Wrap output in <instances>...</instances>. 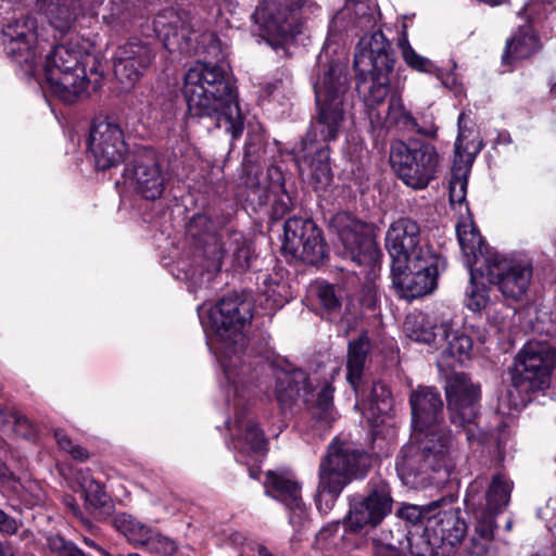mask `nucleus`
I'll return each instance as SVG.
<instances>
[{
    "instance_id": "obj_1",
    "label": "nucleus",
    "mask_w": 556,
    "mask_h": 556,
    "mask_svg": "<svg viewBox=\"0 0 556 556\" xmlns=\"http://www.w3.org/2000/svg\"><path fill=\"white\" fill-rule=\"evenodd\" d=\"M154 30L170 53L204 54L185 75L182 92L190 114L214 117L233 139L243 131V115L238 104L233 79L222 63V42L212 31L194 28L192 16L185 10L168 8L156 15Z\"/></svg>"
},
{
    "instance_id": "obj_2",
    "label": "nucleus",
    "mask_w": 556,
    "mask_h": 556,
    "mask_svg": "<svg viewBox=\"0 0 556 556\" xmlns=\"http://www.w3.org/2000/svg\"><path fill=\"white\" fill-rule=\"evenodd\" d=\"M252 318V302L238 294L224 296L210 313L218 358L228 380L227 401L236 410L227 426L239 454L264 453L267 447L264 432L245 408L257 395L255 381L262 363L261 356L252 355L245 336Z\"/></svg>"
},
{
    "instance_id": "obj_3",
    "label": "nucleus",
    "mask_w": 556,
    "mask_h": 556,
    "mask_svg": "<svg viewBox=\"0 0 556 556\" xmlns=\"http://www.w3.org/2000/svg\"><path fill=\"white\" fill-rule=\"evenodd\" d=\"M348 74L338 64H330L314 85L316 114L311 130L303 139V150L314 153L311 161L309 184L316 190L325 189L332 179L328 143L339 137L345 118Z\"/></svg>"
},
{
    "instance_id": "obj_4",
    "label": "nucleus",
    "mask_w": 556,
    "mask_h": 556,
    "mask_svg": "<svg viewBox=\"0 0 556 556\" xmlns=\"http://www.w3.org/2000/svg\"><path fill=\"white\" fill-rule=\"evenodd\" d=\"M422 437L410 440L399 452L395 469L401 480L415 486L419 481L450 477L456 466L458 451L450 430L444 427L418 431Z\"/></svg>"
},
{
    "instance_id": "obj_5",
    "label": "nucleus",
    "mask_w": 556,
    "mask_h": 556,
    "mask_svg": "<svg viewBox=\"0 0 556 556\" xmlns=\"http://www.w3.org/2000/svg\"><path fill=\"white\" fill-rule=\"evenodd\" d=\"M556 365V348L546 340L527 342L515 357L509 371L508 404L518 410L531 402V394L547 389Z\"/></svg>"
},
{
    "instance_id": "obj_6",
    "label": "nucleus",
    "mask_w": 556,
    "mask_h": 556,
    "mask_svg": "<svg viewBox=\"0 0 556 556\" xmlns=\"http://www.w3.org/2000/svg\"><path fill=\"white\" fill-rule=\"evenodd\" d=\"M90 60L93 56L78 40L54 46L45 62L46 84L51 94L66 104L81 100L89 84L85 66Z\"/></svg>"
},
{
    "instance_id": "obj_7",
    "label": "nucleus",
    "mask_w": 556,
    "mask_h": 556,
    "mask_svg": "<svg viewBox=\"0 0 556 556\" xmlns=\"http://www.w3.org/2000/svg\"><path fill=\"white\" fill-rule=\"evenodd\" d=\"M334 388L325 380L314 387L304 370L280 371L276 376L275 395L281 409L292 408L302 402L312 418L323 427H329L336 419L333 405Z\"/></svg>"
},
{
    "instance_id": "obj_8",
    "label": "nucleus",
    "mask_w": 556,
    "mask_h": 556,
    "mask_svg": "<svg viewBox=\"0 0 556 556\" xmlns=\"http://www.w3.org/2000/svg\"><path fill=\"white\" fill-rule=\"evenodd\" d=\"M440 155L437 148L420 139L394 140L390 146V164L408 187L425 189L438 174Z\"/></svg>"
},
{
    "instance_id": "obj_9",
    "label": "nucleus",
    "mask_w": 556,
    "mask_h": 556,
    "mask_svg": "<svg viewBox=\"0 0 556 556\" xmlns=\"http://www.w3.org/2000/svg\"><path fill=\"white\" fill-rule=\"evenodd\" d=\"M445 395L451 422L463 428L469 442L480 441L481 433L476 422L478 418L481 390L464 372H453L445 381Z\"/></svg>"
},
{
    "instance_id": "obj_10",
    "label": "nucleus",
    "mask_w": 556,
    "mask_h": 556,
    "mask_svg": "<svg viewBox=\"0 0 556 556\" xmlns=\"http://www.w3.org/2000/svg\"><path fill=\"white\" fill-rule=\"evenodd\" d=\"M349 514L346 526L354 532L365 527L376 528L391 514L393 497L387 480L381 476H374L366 485V494L349 496Z\"/></svg>"
},
{
    "instance_id": "obj_11",
    "label": "nucleus",
    "mask_w": 556,
    "mask_h": 556,
    "mask_svg": "<svg viewBox=\"0 0 556 556\" xmlns=\"http://www.w3.org/2000/svg\"><path fill=\"white\" fill-rule=\"evenodd\" d=\"M404 266L391 265L394 287L405 299H415L432 292L437 287L440 270L445 269L446 262L434 252H426V256H413Z\"/></svg>"
},
{
    "instance_id": "obj_12",
    "label": "nucleus",
    "mask_w": 556,
    "mask_h": 556,
    "mask_svg": "<svg viewBox=\"0 0 556 556\" xmlns=\"http://www.w3.org/2000/svg\"><path fill=\"white\" fill-rule=\"evenodd\" d=\"M282 252L292 260L319 265L328 256L321 230L311 218L290 217L283 226Z\"/></svg>"
},
{
    "instance_id": "obj_13",
    "label": "nucleus",
    "mask_w": 556,
    "mask_h": 556,
    "mask_svg": "<svg viewBox=\"0 0 556 556\" xmlns=\"http://www.w3.org/2000/svg\"><path fill=\"white\" fill-rule=\"evenodd\" d=\"M329 231L337 236L344 255L358 265H370L378 260L379 249L368 233L367 225L348 212H339L329 220Z\"/></svg>"
},
{
    "instance_id": "obj_14",
    "label": "nucleus",
    "mask_w": 556,
    "mask_h": 556,
    "mask_svg": "<svg viewBox=\"0 0 556 556\" xmlns=\"http://www.w3.org/2000/svg\"><path fill=\"white\" fill-rule=\"evenodd\" d=\"M369 468L370 457L367 453L355 448L351 443L336 439L321 458L318 472L346 486L353 480L364 478Z\"/></svg>"
},
{
    "instance_id": "obj_15",
    "label": "nucleus",
    "mask_w": 556,
    "mask_h": 556,
    "mask_svg": "<svg viewBox=\"0 0 556 556\" xmlns=\"http://www.w3.org/2000/svg\"><path fill=\"white\" fill-rule=\"evenodd\" d=\"M127 150L119 124L109 118L93 121L88 138V152L98 170H106L122 164Z\"/></svg>"
},
{
    "instance_id": "obj_16",
    "label": "nucleus",
    "mask_w": 556,
    "mask_h": 556,
    "mask_svg": "<svg viewBox=\"0 0 556 556\" xmlns=\"http://www.w3.org/2000/svg\"><path fill=\"white\" fill-rule=\"evenodd\" d=\"M484 271L498 286L505 298L519 301L529 290L533 266L528 257H505L497 254L496 260L491 262Z\"/></svg>"
},
{
    "instance_id": "obj_17",
    "label": "nucleus",
    "mask_w": 556,
    "mask_h": 556,
    "mask_svg": "<svg viewBox=\"0 0 556 556\" xmlns=\"http://www.w3.org/2000/svg\"><path fill=\"white\" fill-rule=\"evenodd\" d=\"M155 55L150 41L130 37L114 52V75L123 85L134 87L150 70Z\"/></svg>"
},
{
    "instance_id": "obj_18",
    "label": "nucleus",
    "mask_w": 556,
    "mask_h": 556,
    "mask_svg": "<svg viewBox=\"0 0 556 556\" xmlns=\"http://www.w3.org/2000/svg\"><path fill=\"white\" fill-rule=\"evenodd\" d=\"M386 248L397 268L413 256H426V252H433L422 240L419 225L410 218H400L391 224L386 235Z\"/></svg>"
},
{
    "instance_id": "obj_19",
    "label": "nucleus",
    "mask_w": 556,
    "mask_h": 556,
    "mask_svg": "<svg viewBox=\"0 0 556 556\" xmlns=\"http://www.w3.org/2000/svg\"><path fill=\"white\" fill-rule=\"evenodd\" d=\"M131 180L135 192L142 199L154 201L160 199L169 180L168 174L162 168L154 150L144 148L135 155L131 168Z\"/></svg>"
},
{
    "instance_id": "obj_20",
    "label": "nucleus",
    "mask_w": 556,
    "mask_h": 556,
    "mask_svg": "<svg viewBox=\"0 0 556 556\" xmlns=\"http://www.w3.org/2000/svg\"><path fill=\"white\" fill-rule=\"evenodd\" d=\"M483 484L482 479H476L469 484L465 495V504L467 509L473 513L476 520L484 515L492 517L495 521L496 515L503 513L509 504L514 482L505 475H494L485 491V504L482 507L480 505V491Z\"/></svg>"
},
{
    "instance_id": "obj_21",
    "label": "nucleus",
    "mask_w": 556,
    "mask_h": 556,
    "mask_svg": "<svg viewBox=\"0 0 556 556\" xmlns=\"http://www.w3.org/2000/svg\"><path fill=\"white\" fill-rule=\"evenodd\" d=\"M265 494L285 505L290 510V522L300 525L306 515L301 494V483L288 469L268 470L264 481Z\"/></svg>"
},
{
    "instance_id": "obj_22",
    "label": "nucleus",
    "mask_w": 556,
    "mask_h": 556,
    "mask_svg": "<svg viewBox=\"0 0 556 556\" xmlns=\"http://www.w3.org/2000/svg\"><path fill=\"white\" fill-rule=\"evenodd\" d=\"M394 63L391 43L381 30L361 38L354 56L355 72L364 75L377 70L393 71Z\"/></svg>"
},
{
    "instance_id": "obj_23",
    "label": "nucleus",
    "mask_w": 556,
    "mask_h": 556,
    "mask_svg": "<svg viewBox=\"0 0 556 556\" xmlns=\"http://www.w3.org/2000/svg\"><path fill=\"white\" fill-rule=\"evenodd\" d=\"M36 22L25 16L7 25L3 29V45L8 56L18 63L33 64L36 61Z\"/></svg>"
},
{
    "instance_id": "obj_24",
    "label": "nucleus",
    "mask_w": 556,
    "mask_h": 556,
    "mask_svg": "<svg viewBox=\"0 0 556 556\" xmlns=\"http://www.w3.org/2000/svg\"><path fill=\"white\" fill-rule=\"evenodd\" d=\"M465 114L458 117V136L454 144V166L450 180V201L452 204H462L466 200L468 186V167L472 164L479 149L465 141L467 139L466 128L463 126Z\"/></svg>"
},
{
    "instance_id": "obj_25",
    "label": "nucleus",
    "mask_w": 556,
    "mask_h": 556,
    "mask_svg": "<svg viewBox=\"0 0 556 556\" xmlns=\"http://www.w3.org/2000/svg\"><path fill=\"white\" fill-rule=\"evenodd\" d=\"M412 424L415 431L442 427L443 401L439 391L433 387H418L409 396Z\"/></svg>"
},
{
    "instance_id": "obj_26",
    "label": "nucleus",
    "mask_w": 556,
    "mask_h": 556,
    "mask_svg": "<svg viewBox=\"0 0 556 556\" xmlns=\"http://www.w3.org/2000/svg\"><path fill=\"white\" fill-rule=\"evenodd\" d=\"M456 233L466 265L483 274L484 268L496 260L498 253L485 244L471 220L458 223Z\"/></svg>"
},
{
    "instance_id": "obj_27",
    "label": "nucleus",
    "mask_w": 556,
    "mask_h": 556,
    "mask_svg": "<svg viewBox=\"0 0 556 556\" xmlns=\"http://www.w3.org/2000/svg\"><path fill=\"white\" fill-rule=\"evenodd\" d=\"M427 531L434 536V544L440 542L443 547H454L464 540L468 526L462 511L451 508L427 517Z\"/></svg>"
},
{
    "instance_id": "obj_28",
    "label": "nucleus",
    "mask_w": 556,
    "mask_h": 556,
    "mask_svg": "<svg viewBox=\"0 0 556 556\" xmlns=\"http://www.w3.org/2000/svg\"><path fill=\"white\" fill-rule=\"evenodd\" d=\"M392 71L377 70L362 74L355 72L356 89L369 109L371 124L375 122L376 106L383 103L390 90V74Z\"/></svg>"
},
{
    "instance_id": "obj_29",
    "label": "nucleus",
    "mask_w": 556,
    "mask_h": 556,
    "mask_svg": "<svg viewBox=\"0 0 556 556\" xmlns=\"http://www.w3.org/2000/svg\"><path fill=\"white\" fill-rule=\"evenodd\" d=\"M372 125L386 129L397 127L405 130H414L428 138H435L438 130L434 126L420 128L412 113L405 109L402 98L397 92L391 93L384 118L377 113Z\"/></svg>"
},
{
    "instance_id": "obj_30",
    "label": "nucleus",
    "mask_w": 556,
    "mask_h": 556,
    "mask_svg": "<svg viewBox=\"0 0 556 556\" xmlns=\"http://www.w3.org/2000/svg\"><path fill=\"white\" fill-rule=\"evenodd\" d=\"M440 334L441 363L445 366H454L456 363L464 364L470 358L472 340L469 336L459 330H451L447 324H441L438 328Z\"/></svg>"
},
{
    "instance_id": "obj_31",
    "label": "nucleus",
    "mask_w": 556,
    "mask_h": 556,
    "mask_svg": "<svg viewBox=\"0 0 556 556\" xmlns=\"http://www.w3.org/2000/svg\"><path fill=\"white\" fill-rule=\"evenodd\" d=\"M540 39L531 25H523L506 40L502 65L513 67L516 62L529 59L540 50Z\"/></svg>"
},
{
    "instance_id": "obj_32",
    "label": "nucleus",
    "mask_w": 556,
    "mask_h": 556,
    "mask_svg": "<svg viewBox=\"0 0 556 556\" xmlns=\"http://www.w3.org/2000/svg\"><path fill=\"white\" fill-rule=\"evenodd\" d=\"M254 21L253 33L264 38L269 45H274V40L283 36L289 30L287 15L277 12L275 5H262L256 8L252 14Z\"/></svg>"
},
{
    "instance_id": "obj_33",
    "label": "nucleus",
    "mask_w": 556,
    "mask_h": 556,
    "mask_svg": "<svg viewBox=\"0 0 556 556\" xmlns=\"http://www.w3.org/2000/svg\"><path fill=\"white\" fill-rule=\"evenodd\" d=\"M219 261L230 257L236 269L244 270L249 268L252 251L242 232L232 228H225L224 233L219 235Z\"/></svg>"
},
{
    "instance_id": "obj_34",
    "label": "nucleus",
    "mask_w": 556,
    "mask_h": 556,
    "mask_svg": "<svg viewBox=\"0 0 556 556\" xmlns=\"http://www.w3.org/2000/svg\"><path fill=\"white\" fill-rule=\"evenodd\" d=\"M357 397H361L362 405L369 413L374 422L381 421L380 418L392 408L393 400L390 389L381 381H374L369 387L359 383Z\"/></svg>"
},
{
    "instance_id": "obj_35",
    "label": "nucleus",
    "mask_w": 556,
    "mask_h": 556,
    "mask_svg": "<svg viewBox=\"0 0 556 556\" xmlns=\"http://www.w3.org/2000/svg\"><path fill=\"white\" fill-rule=\"evenodd\" d=\"M370 349L371 343L367 331L361 332L356 340L349 342L346 380L353 388L355 394H358L359 383L363 378L366 359Z\"/></svg>"
},
{
    "instance_id": "obj_36",
    "label": "nucleus",
    "mask_w": 556,
    "mask_h": 556,
    "mask_svg": "<svg viewBox=\"0 0 556 556\" xmlns=\"http://www.w3.org/2000/svg\"><path fill=\"white\" fill-rule=\"evenodd\" d=\"M496 522L490 516L476 520L473 533L464 551V556H497L494 543Z\"/></svg>"
},
{
    "instance_id": "obj_37",
    "label": "nucleus",
    "mask_w": 556,
    "mask_h": 556,
    "mask_svg": "<svg viewBox=\"0 0 556 556\" xmlns=\"http://www.w3.org/2000/svg\"><path fill=\"white\" fill-rule=\"evenodd\" d=\"M37 5L60 31L70 29L77 16L76 0H38Z\"/></svg>"
},
{
    "instance_id": "obj_38",
    "label": "nucleus",
    "mask_w": 556,
    "mask_h": 556,
    "mask_svg": "<svg viewBox=\"0 0 556 556\" xmlns=\"http://www.w3.org/2000/svg\"><path fill=\"white\" fill-rule=\"evenodd\" d=\"M136 14L129 0H109L103 8L102 20L116 33L126 31Z\"/></svg>"
},
{
    "instance_id": "obj_39",
    "label": "nucleus",
    "mask_w": 556,
    "mask_h": 556,
    "mask_svg": "<svg viewBox=\"0 0 556 556\" xmlns=\"http://www.w3.org/2000/svg\"><path fill=\"white\" fill-rule=\"evenodd\" d=\"M344 488L345 485L341 482L318 472V484L314 502L321 516H327L332 510Z\"/></svg>"
},
{
    "instance_id": "obj_40",
    "label": "nucleus",
    "mask_w": 556,
    "mask_h": 556,
    "mask_svg": "<svg viewBox=\"0 0 556 556\" xmlns=\"http://www.w3.org/2000/svg\"><path fill=\"white\" fill-rule=\"evenodd\" d=\"M315 294L320 305L323 315L331 323H341L342 291L326 282H318Z\"/></svg>"
},
{
    "instance_id": "obj_41",
    "label": "nucleus",
    "mask_w": 556,
    "mask_h": 556,
    "mask_svg": "<svg viewBox=\"0 0 556 556\" xmlns=\"http://www.w3.org/2000/svg\"><path fill=\"white\" fill-rule=\"evenodd\" d=\"M114 526L135 547H143L153 530V528L127 514L116 515Z\"/></svg>"
},
{
    "instance_id": "obj_42",
    "label": "nucleus",
    "mask_w": 556,
    "mask_h": 556,
    "mask_svg": "<svg viewBox=\"0 0 556 556\" xmlns=\"http://www.w3.org/2000/svg\"><path fill=\"white\" fill-rule=\"evenodd\" d=\"M340 522L332 521L324 526L316 534L314 548L325 556H333L343 549L344 533L340 531Z\"/></svg>"
},
{
    "instance_id": "obj_43",
    "label": "nucleus",
    "mask_w": 556,
    "mask_h": 556,
    "mask_svg": "<svg viewBox=\"0 0 556 556\" xmlns=\"http://www.w3.org/2000/svg\"><path fill=\"white\" fill-rule=\"evenodd\" d=\"M187 233L200 243L208 244L219 240V235H223L224 230H220L207 214L198 213L190 218L187 225Z\"/></svg>"
},
{
    "instance_id": "obj_44",
    "label": "nucleus",
    "mask_w": 556,
    "mask_h": 556,
    "mask_svg": "<svg viewBox=\"0 0 556 556\" xmlns=\"http://www.w3.org/2000/svg\"><path fill=\"white\" fill-rule=\"evenodd\" d=\"M77 482L84 493L86 503L90 507L100 509L106 506L109 495L104 486L90 475L89 469L78 471Z\"/></svg>"
},
{
    "instance_id": "obj_45",
    "label": "nucleus",
    "mask_w": 556,
    "mask_h": 556,
    "mask_svg": "<svg viewBox=\"0 0 556 556\" xmlns=\"http://www.w3.org/2000/svg\"><path fill=\"white\" fill-rule=\"evenodd\" d=\"M439 326L431 327L425 316L408 315L404 321V330L412 340L426 344L440 342Z\"/></svg>"
},
{
    "instance_id": "obj_46",
    "label": "nucleus",
    "mask_w": 556,
    "mask_h": 556,
    "mask_svg": "<svg viewBox=\"0 0 556 556\" xmlns=\"http://www.w3.org/2000/svg\"><path fill=\"white\" fill-rule=\"evenodd\" d=\"M399 48L405 63L413 70L421 73H435V65L433 62L420 54H418L409 45L407 34L404 31L399 40Z\"/></svg>"
},
{
    "instance_id": "obj_47",
    "label": "nucleus",
    "mask_w": 556,
    "mask_h": 556,
    "mask_svg": "<svg viewBox=\"0 0 556 556\" xmlns=\"http://www.w3.org/2000/svg\"><path fill=\"white\" fill-rule=\"evenodd\" d=\"M530 325L534 334L551 339L556 338V311L547 306L539 307Z\"/></svg>"
},
{
    "instance_id": "obj_48",
    "label": "nucleus",
    "mask_w": 556,
    "mask_h": 556,
    "mask_svg": "<svg viewBox=\"0 0 556 556\" xmlns=\"http://www.w3.org/2000/svg\"><path fill=\"white\" fill-rule=\"evenodd\" d=\"M409 549L413 556H438L439 549H443V545L438 542L434 544V536L428 533L427 525L421 535L408 539Z\"/></svg>"
},
{
    "instance_id": "obj_49",
    "label": "nucleus",
    "mask_w": 556,
    "mask_h": 556,
    "mask_svg": "<svg viewBox=\"0 0 556 556\" xmlns=\"http://www.w3.org/2000/svg\"><path fill=\"white\" fill-rule=\"evenodd\" d=\"M472 271L473 269H470V285L466 292L465 304L470 311L480 312L489 301L488 288L482 282H476Z\"/></svg>"
},
{
    "instance_id": "obj_50",
    "label": "nucleus",
    "mask_w": 556,
    "mask_h": 556,
    "mask_svg": "<svg viewBox=\"0 0 556 556\" xmlns=\"http://www.w3.org/2000/svg\"><path fill=\"white\" fill-rule=\"evenodd\" d=\"M143 547L152 554L162 556H173L177 551L175 541L163 535L155 529L152 530Z\"/></svg>"
},
{
    "instance_id": "obj_51",
    "label": "nucleus",
    "mask_w": 556,
    "mask_h": 556,
    "mask_svg": "<svg viewBox=\"0 0 556 556\" xmlns=\"http://www.w3.org/2000/svg\"><path fill=\"white\" fill-rule=\"evenodd\" d=\"M54 438L59 447L68 453L74 459L78 462H86L89 459V452L81 445L75 444L73 440L61 429L54 431Z\"/></svg>"
},
{
    "instance_id": "obj_52",
    "label": "nucleus",
    "mask_w": 556,
    "mask_h": 556,
    "mask_svg": "<svg viewBox=\"0 0 556 556\" xmlns=\"http://www.w3.org/2000/svg\"><path fill=\"white\" fill-rule=\"evenodd\" d=\"M291 199L288 194L283 193L273 204V215L276 218H281L291 208Z\"/></svg>"
},
{
    "instance_id": "obj_53",
    "label": "nucleus",
    "mask_w": 556,
    "mask_h": 556,
    "mask_svg": "<svg viewBox=\"0 0 556 556\" xmlns=\"http://www.w3.org/2000/svg\"><path fill=\"white\" fill-rule=\"evenodd\" d=\"M401 516L412 523L421 522L424 517V509L416 505H409L401 509Z\"/></svg>"
},
{
    "instance_id": "obj_54",
    "label": "nucleus",
    "mask_w": 556,
    "mask_h": 556,
    "mask_svg": "<svg viewBox=\"0 0 556 556\" xmlns=\"http://www.w3.org/2000/svg\"><path fill=\"white\" fill-rule=\"evenodd\" d=\"M18 530L16 520L0 509V532L15 534Z\"/></svg>"
},
{
    "instance_id": "obj_55",
    "label": "nucleus",
    "mask_w": 556,
    "mask_h": 556,
    "mask_svg": "<svg viewBox=\"0 0 556 556\" xmlns=\"http://www.w3.org/2000/svg\"><path fill=\"white\" fill-rule=\"evenodd\" d=\"M49 546L53 552H56L62 556L65 552L67 545H70V541H66L62 535L55 534L48 540Z\"/></svg>"
},
{
    "instance_id": "obj_56",
    "label": "nucleus",
    "mask_w": 556,
    "mask_h": 556,
    "mask_svg": "<svg viewBox=\"0 0 556 556\" xmlns=\"http://www.w3.org/2000/svg\"><path fill=\"white\" fill-rule=\"evenodd\" d=\"M265 295L267 301H271L273 304L269 305L270 308H280L283 306L285 300L281 298L280 292H277L276 289H271L270 287L265 290Z\"/></svg>"
},
{
    "instance_id": "obj_57",
    "label": "nucleus",
    "mask_w": 556,
    "mask_h": 556,
    "mask_svg": "<svg viewBox=\"0 0 556 556\" xmlns=\"http://www.w3.org/2000/svg\"><path fill=\"white\" fill-rule=\"evenodd\" d=\"M375 556H404L395 546L391 544L380 545L376 548Z\"/></svg>"
},
{
    "instance_id": "obj_58",
    "label": "nucleus",
    "mask_w": 556,
    "mask_h": 556,
    "mask_svg": "<svg viewBox=\"0 0 556 556\" xmlns=\"http://www.w3.org/2000/svg\"><path fill=\"white\" fill-rule=\"evenodd\" d=\"M0 556H16V552L10 542L0 541Z\"/></svg>"
},
{
    "instance_id": "obj_59",
    "label": "nucleus",
    "mask_w": 556,
    "mask_h": 556,
    "mask_svg": "<svg viewBox=\"0 0 556 556\" xmlns=\"http://www.w3.org/2000/svg\"><path fill=\"white\" fill-rule=\"evenodd\" d=\"M62 556H86L85 553L76 546L73 542L67 545L65 552L62 554Z\"/></svg>"
},
{
    "instance_id": "obj_60",
    "label": "nucleus",
    "mask_w": 556,
    "mask_h": 556,
    "mask_svg": "<svg viewBox=\"0 0 556 556\" xmlns=\"http://www.w3.org/2000/svg\"><path fill=\"white\" fill-rule=\"evenodd\" d=\"M228 540L233 545H241L244 542L245 538L240 532H232L229 534Z\"/></svg>"
},
{
    "instance_id": "obj_61",
    "label": "nucleus",
    "mask_w": 556,
    "mask_h": 556,
    "mask_svg": "<svg viewBox=\"0 0 556 556\" xmlns=\"http://www.w3.org/2000/svg\"><path fill=\"white\" fill-rule=\"evenodd\" d=\"M251 551H256L257 556H274L267 547H265L262 544H253L251 547Z\"/></svg>"
},
{
    "instance_id": "obj_62",
    "label": "nucleus",
    "mask_w": 556,
    "mask_h": 556,
    "mask_svg": "<svg viewBox=\"0 0 556 556\" xmlns=\"http://www.w3.org/2000/svg\"><path fill=\"white\" fill-rule=\"evenodd\" d=\"M68 507L71 508V510L73 511L74 516L79 518L81 521H84V518H83V514L78 507V505L75 503L74 500H71L68 502Z\"/></svg>"
},
{
    "instance_id": "obj_63",
    "label": "nucleus",
    "mask_w": 556,
    "mask_h": 556,
    "mask_svg": "<svg viewBox=\"0 0 556 556\" xmlns=\"http://www.w3.org/2000/svg\"><path fill=\"white\" fill-rule=\"evenodd\" d=\"M83 542H84L87 546H89V547H91V548H94V549L99 551L102 555H103V552H105V551H104L103 548H101V547H100V546H99V545H98L93 540H91V539H89V538H86V536H85V538L83 539Z\"/></svg>"
},
{
    "instance_id": "obj_64",
    "label": "nucleus",
    "mask_w": 556,
    "mask_h": 556,
    "mask_svg": "<svg viewBox=\"0 0 556 556\" xmlns=\"http://www.w3.org/2000/svg\"><path fill=\"white\" fill-rule=\"evenodd\" d=\"M308 1L309 0H296L292 3L291 10L292 11L301 10L308 3Z\"/></svg>"
}]
</instances>
